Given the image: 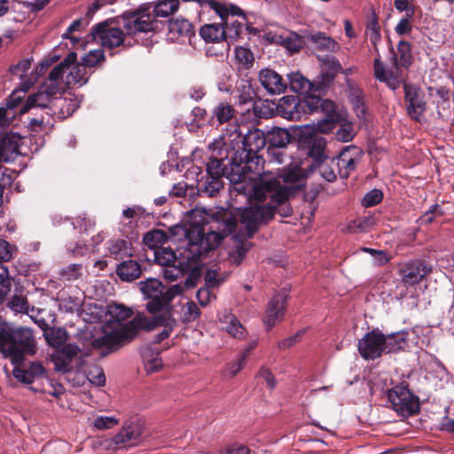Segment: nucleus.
I'll use <instances>...</instances> for the list:
<instances>
[{
	"mask_svg": "<svg viewBox=\"0 0 454 454\" xmlns=\"http://www.w3.org/2000/svg\"><path fill=\"white\" fill-rule=\"evenodd\" d=\"M432 271V267L423 259H413L400 265L398 272L405 286L420 283Z\"/></svg>",
	"mask_w": 454,
	"mask_h": 454,
	"instance_id": "dca6fc26",
	"label": "nucleus"
},
{
	"mask_svg": "<svg viewBox=\"0 0 454 454\" xmlns=\"http://www.w3.org/2000/svg\"><path fill=\"white\" fill-rule=\"evenodd\" d=\"M46 341L56 348L63 346L67 339V331L62 328H50L44 332Z\"/></svg>",
	"mask_w": 454,
	"mask_h": 454,
	"instance_id": "58836bf2",
	"label": "nucleus"
},
{
	"mask_svg": "<svg viewBox=\"0 0 454 454\" xmlns=\"http://www.w3.org/2000/svg\"><path fill=\"white\" fill-rule=\"evenodd\" d=\"M235 114L236 110L231 104L220 102L214 107L208 121L211 125H215V122L217 124H223L235 119Z\"/></svg>",
	"mask_w": 454,
	"mask_h": 454,
	"instance_id": "c756f323",
	"label": "nucleus"
},
{
	"mask_svg": "<svg viewBox=\"0 0 454 454\" xmlns=\"http://www.w3.org/2000/svg\"><path fill=\"white\" fill-rule=\"evenodd\" d=\"M288 82L291 90L303 95H310L313 90V83L304 77L301 73H291L287 75Z\"/></svg>",
	"mask_w": 454,
	"mask_h": 454,
	"instance_id": "7c9ffc66",
	"label": "nucleus"
},
{
	"mask_svg": "<svg viewBox=\"0 0 454 454\" xmlns=\"http://www.w3.org/2000/svg\"><path fill=\"white\" fill-rule=\"evenodd\" d=\"M339 163V175L342 179L348 177L351 171L356 169L358 160L349 159H335Z\"/></svg>",
	"mask_w": 454,
	"mask_h": 454,
	"instance_id": "3c124183",
	"label": "nucleus"
},
{
	"mask_svg": "<svg viewBox=\"0 0 454 454\" xmlns=\"http://www.w3.org/2000/svg\"><path fill=\"white\" fill-rule=\"evenodd\" d=\"M107 314L115 322H122L129 318L133 311L122 304L113 303L108 305Z\"/></svg>",
	"mask_w": 454,
	"mask_h": 454,
	"instance_id": "37998d69",
	"label": "nucleus"
},
{
	"mask_svg": "<svg viewBox=\"0 0 454 454\" xmlns=\"http://www.w3.org/2000/svg\"><path fill=\"white\" fill-rule=\"evenodd\" d=\"M81 349L75 344H66L58 348L51 355V361L54 363L58 372H67L70 370V364L74 357L78 356Z\"/></svg>",
	"mask_w": 454,
	"mask_h": 454,
	"instance_id": "5701e85b",
	"label": "nucleus"
},
{
	"mask_svg": "<svg viewBox=\"0 0 454 454\" xmlns=\"http://www.w3.org/2000/svg\"><path fill=\"white\" fill-rule=\"evenodd\" d=\"M284 44L291 52H298L303 46V39L297 34H293L284 39Z\"/></svg>",
	"mask_w": 454,
	"mask_h": 454,
	"instance_id": "4d7b16f0",
	"label": "nucleus"
},
{
	"mask_svg": "<svg viewBox=\"0 0 454 454\" xmlns=\"http://www.w3.org/2000/svg\"><path fill=\"white\" fill-rule=\"evenodd\" d=\"M364 251L373 256L374 261L378 266H383L391 260V256L385 250H376L373 248L365 247L364 248Z\"/></svg>",
	"mask_w": 454,
	"mask_h": 454,
	"instance_id": "bf43d9fd",
	"label": "nucleus"
},
{
	"mask_svg": "<svg viewBox=\"0 0 454 454\" xmlns=\"http://www.w3.org/2000/svg\"><path fill=\"white\" fill-rule=\"evenodd\" d=\"M314 98H309V95L296 96L295 101L292 105V115H286V119L298 121L302 114H310L309 106L315 103Z\"/></svg>",
	"mask_w": 454,
	"mask_h": 454,
	"instance_id": "2f4dec72",
	"label": "nucleus"
},
{
	"mask_svg": "<svg viewBox=\"0 0 454 454\" xmlns=\"http://www.w3.org/2000/svg\"><path fill=\"white\" fill-rule=\"evenodd\" d=\"M413 13H407L402 18L395 27V31L399 35H409L412 30L411 20Z\"/></svg>",
	"mask_w": 454,
	"mask_h": 454,
	"instance_id": "6e6d98bb",
	"label": "nucleus"
},
{
	"mask_svg": "<svg viewBox=\"0 0 454 454\" xmlns=\"http://www.w3.org/2000/svg\"><path fill=\"white\" fill-rule=\"evenodd\" d=\"M296 96H285L281 98L277 105L276 110L278 115L285 118L286 115H292V105L295 101Z\"/></svg>",
	"mask_w": 454,
	"mask_h": 454,
	"instance_id": "8fccbe9b",
	"label": "nucleus"
},
{
	"mask_svg": "<svg viewBox=\"0 0 454 454\" xmlns=\"http://www.w3.org/2000/svg\"><path fill=\"white\" fill-rule=\"evenodd\" d=\"M325 150L326 140L324 137H317L311 139V141L309 143L307 152L308 161H309L306 166L308 172H314L315 167L329 159Z\"/></svg>",
	"mask_w": 454,
	"mask_h": 454,
	"instance_id": "b1692460",
	"label": "nucleus"
},
{
	"mask_svg": "<svg viewBox=\"0 0 454 454\" xmlns=\"http://www.w3.org/2000/svg\"><path fill=\"white\" fill-rule=\"evenodd\" d=\"M31 67V59H24L18 62V64L10 67V73L12 75H18L20 77H24L27 72Z\"/></svg>",
	"mask_w": 454,
	"mask_h": 454,
	"instance_id": "052dcab7",
	"label": "nucleus"
},
{
	"mask_svg": "<svg viewBox=\"0 0 454 454\" xmlns=\"http://www.w3.org/2000/svg\"><path fill=\"white\" fill-rule=\"evenodd\" d=\"M59 275L67 281L76 280L82 276V264H69L60 270Z\"/></svg>",
	"mask_w": 454,
	"mask_h": 454,
	"instance_id": "de8ad7c7",
	"label": "nucleus"
},
{
	"mask_svg": "<svg viewBox=\"0 0 454 454\" xmlns=\"http://www.w3.org/2000/svg\"><path fill=\"white\" fill-rule=\"evenodd\" d=\"M387 400L393 409L403 417L412 416L419 411V399L411 392L407 383L390 388L387 391Z\"/></svg>",
	"mask_w": 454,
	"mask_h": 454,
	"instance_id": "ddd939ff",
	"label": "nucleus"
},
{
	"mask_svg": "<svg viewBox=\"0 0 454 454\" xmlns=\"http://www.w3.org/2000/svg\"><path fill=\"white\" fill-rule=\"evenodd\" d=\"M409 333L405 331L396 332L386 335L385 353H397L409 348Z\"/></svg>",
	"mask_w": 454,
	"mask_h": 454,
	"instance_id": "cd10ccee",
	"label": "nucleus"
},
{
	"mask_svg": "<svg viewBox=\"0 0 454 454\" xmlns=\"http://www.w3.org/2000/svg\"><path fill=\"white\" fill-rule=\"evenodd\" d=\"M386 334L379 328H373L358 340L357 349L364 360H375L385 353Z\"/></svg>",
	"mask_w": 454,
	"mask_h": 454,
	"instance_id": "2eb2a0df",
	"label": "nucleus"
},
{
	"mask_svg": "<svg viewBox=\"0 0 454 454\" xmlns=\"http://www.w3.org/2000/svg\"><path fill=\"white\" fill-rule=\"evenodd\" d=\"M20 137L15 133H6L0 137V163L10 162L20 154Z\"/></svg>",
	"mask_w": 454,
	"mask_h": 454,
	"instance_id": "a878e982",
	"label": "nucleus"
},
{
	"mask_svg": "<svg viewBox=\"0 0 454 454\" xmlns=\"http://www.w3.org/2000/svg\"><path fill=\"white\" fill-rule=\"evenodd\" d=\"M235 60L243 69H249L254 63V53L249 48L238 46L235 48Z\"/></svg>",
	"mask_w": 454,
	"mask_h": 454,
	"instance_id": "ea45409f",
	"label": "nucleus"
},
{
	"mask_svg": "<svg viewBox=\"0 0 454 454\" xmlns=\"http://www.w3.org/2000/svg\"><path fill=\"white\" fill-rule=\"evenodd\" d=\"M27 88L15 90L7 99L6 106L9 109H14L20 105Z\"/></svg>",
	"mask_w": 454,
	"mask_h": 454,
	"instance_id": "0e129e2a",
	"label": "nucleus"
},
{
	"mask_svg": "<svg viewBox=\"0 0 454 454\" xmlns=\"http://www.w3.org/2000/svg\"><path fill=\"white\" fill-rule=\"evenodd\" d=\"M115 272L122 281L131 282L141 276L142 269L137 261L127 260L118 264Z\"/></svg>",
	"mask_w": 454,
	"mask_h": 454,
	"instance_id": "c85d7f7f",
	"label": "nucleus"
},
{
	"mask_svg": "<svg viewBox=\"0 0 454 454\" xmlns=\"http://www.w3.org/2000/svg\"><path fill=\"white\" fill-rule=\"evenodd\" d=\"M141 431L137 424L126 423L122 429L113 438L103 442L106 450H123L137 445L140 440Z\"/></svg>",
	"mask_w": 454,
	"mask_h": 454,
	"instance_id": "f3484780",
	"label": "nucleus"
},
{
	"mask_svg": "<svg viewBox=\"0 0 454 454\" xmlns=\"http://www.w3.org/2000/svg\"><path fill=\"white\" fill-rule=\"evenodd\" d=\"M109 252L115 259H122L125 256L132 255L130 243L124 239L113 240L109 247Z\"/></svg>",
	"mask_w": 454,
	"mask_h": 454,
	"instance_id": "a19ab883",
	"label": "nucleus"
},
{
	"mask_svg": "<svg viewBox=\"0 0 454 454\" xmlns=\"http://www.w3.org/2000/svg\"><path fill=\"white\" fill-rule=\"evenodd\" d=\"M70 72L66 77V83L69 86L71 84L78 85L79 87L83 86L89 81V76L87 75L86 67H84L81 63L73 64Z\"/></svg>",
	"mask_w": 454,
	"mask_h": 454,
	"instance_id": "4c0bfd02",
	"label": "nucleus"
},
{
	"mask_svg": "<svg viewBox=\"0 0 454 454\" xmlns=\"http://www.w3.org/2000/svg\"><path fill=\"white\" fill-rule=\"evenodd\" d=\"M139 285L145 298L149 300L146 309L153 314L168 307L176 296L182 294L184 292L181 285L176 284L166 288L157 278H148L145 281H141Z\"/></svg>",
	"mask_w": 454,
	"mask_h": 454,
	"instance_id": "6e6552de",
	"label": "nucleus"
},
{
	"mask_svg": "<svg viewBox=\"0 0 454 454\" xmlns=\"http://www.w3.org/2000/svg\"><path fill=\"white\" fill-rule=\"evenodd\" d=\"M404 102L407 115L416 122H421L427 103L423 90L413 82H403Z\"/></svg>",
	"mask_w": 454,
	"mask_h": 454,
	"instance_id": "4468645a",
	"label": "nucleus"
},
{
	"mask_svg": "<svg viewBox=\"0 0 454 454\" xmlns=\"http://www.w3.org/2000/svg\"><path fill=\"white\" fill-rule=\"evenodd\" d=\"M242 147L235 150L239 155V162L250 174L260 175L262 169L263 160L259 153L266 146V134L259 129H249L242 140Z\"/></svg>",
	"mask_w": 454,
	"mask_h": 454,
	"instance_id": "0eeeda50",
	"label": "nucleus"
},
{
	"mask_svg": "<svg viewBox=\"0 0 454 454\" xmlns=\"http://www.w3.org/2000/svg\"><path fill=\"white\" fill-rule=\"evenodd\" d=\"M77 59V55L74 51H70L67 57L57 66H55L48 75V80L45 82V85L49 87H54L58 90H62L61 81L63 79L64 72L69 68L72 64H74Z\"/></svg>",
	"mask_w": 454,
	"mask_h": 454,
	"instance_id": "bb28decb",
	"label": "nucleus"
},
{
	"mask_svg": "<svg viewBox=\"0 0 454 454\" xmlns=\"http://www.w3.org/2000/svg\"><path fill=\"white\" fill-rule=\"evenodd\" d=\"M252 245L253 244L251 242H241L240 245L237 247L236 251L231 254L232 261L239 264L244 259Z\"/></svg>",
	"mask_w": 454,
	"mask_h": 454,
	"instance_id": "338daca9",
	"label": "nucleus"
},
{
	"mask_svg": "<svg viewBox=\"0 0 454 454\" xmlns=\"http://www.w3.org/2000/svg\"><path fill=\"white\" fill-rule=\"evenodd\" d=\"M382 199L383 192L379 189H372L365 193L361 203L364 207H371L380 203Z\"/></svg>",
	"mask_w": 454,
	"mask_h": 454,
	"instance_id": "864d4df0",
	"label": "nucleus"
},
{
	"mask_svg": "<svg viewBox=\"0 0 454 454\" xmlns=\"http://www.w3.org/2000/svg\"><path fill=\"white\" fill-rule=\"evenodd\" d=\"M179 0H157L153 5L154 19L156 17L168 18L179 9Z\"/></svg>",
	"mask_w": 454,
	"mask_h": 454,
	"instance_id": "c9c22d12",
	"label": "nucleus"
},
{
	"mask_svg": "<svg viewBox=\"0 0 454 454\" xmlns=\"http://www.w3.org/2000/svg\"><path fill=\"white\" fill-rule=\"evenodd\" d=\"M67 443L66 442H48L43 449L47 454H67Z\"/></svg>",
	"mask_w": 454,
	"mask_h": 454,
	"instance_id": "680f3d73",
	"label": "nucleus"
},
{
	"mask_svg": "<svg viewBox=\"0 0 454 454\" xmlns=\"http://www.w3.org/2000/svg\"><path fill=\"white\" fill-rule=\"evenodd\" d=\"M375 224L374 215H366L351 220L347 225V230L351 233L368 232Z\"/></svg>",
	"mask_w": 454,
	"mask_h": 454,
	"instance_id": "f704fd0d",
	"label": "nucleus"
},
{
	"mask_svg": "<svg viewBox=\"0 0 454 454\" xmlns=\"http://www.w3.org/2000/svg\"><path fill=\"white\" fill-rule=\"evenodd\" d=\"M117 22L121 23L128 36L158 29V21L154 16L141 8L123 12L118 16Z\"/></svg>",
	"mask_w": 454,
	"mask_h": 454,
	"instance_id": "f8f14e48",
	"label": "nucleus"
},
{
	"mask_svg": "<svg viewBox=\"0 0 454 454\" xmlns=\"http://www.w3.org/2000/svg\"><path fill=\"white\" fill-rule=\"evenodd\" d=\"M206 229L200 223L194 221L186 226H175L169 231L172 235L181 234L187 240L186 248L181 253L182 258L176 263L165 266L163 277L170 281L176 280L191 270L193 264L205 258L216 249L224 238L235 229L236 222L229 211H220L208 223Z\"/></svg>",
	"mask_w": 454,
	"mask_h": 454,
	"instance_id": "f257e3e1",
	"label": "nucleus"
},
{
	"mask_svg": "<svg viewBox=\"0 0 454 454\" xmlns=\"http://www.w3.org/2000/svg\"><path fill=\"white\" fill-rule=\"evenodd\" d=\"M309 98H314L315 102L309 106L310 114L321 112L325 114V124L321 125L320 130L327 132L334 127V124L339 121L340 115L336 112L335 103L330 99H323L321 95L310 94Z\"/></svg>",
	"mask_w": 454,
	"mask_h": 454,
	"instance_id": "6ab92c4d",
	"label": "nucleus"
},
{
	"mask_svg": "<svg viewBox=\"0 0 454 454\" xmlns=\"http://www.w3.org/2000/svg\"><path fill=\"white\" fill-rule=\"evenodd\" d=\"M117 21L118 17H115L95 24L87 35L86 43L96 42L109 50L124 46L128 35Z\"/></svg>",
	"mask_w": 454,
	"mask_h": 454,
	"instance_id": "1a4fd4ad",
	"label": "nucleus"
},
{
	"mask_svg": "<svg viewBox=\"0 0 454 454\" xmlns=\"http://www.w3.org/2000/svg\"><path fill=\"white\" fill-rule=\"evenodd\" d=\"M168 27L169 34L176 37L194 35V27L186 19H169Z\"/></svg>",
	"mask_w": 454,
	"mask_h": 454,
	"instance_id": "473e14b6",
	"label": "nucleus"
},
{
	"mask_svg": "<svg viewBox=\"0 0 454 454\" xmlns=\"http://www.w3.org/2000/svg\"><path fill=\"white\" fill-rule=\"evenodd\" d=\"M208 7L219 17V22L203 25L200 35L207 43L226 42L229 45L240 38L244 27L247 25V16L239 6L231 3L209 0Z\"/></svg>",
	"mask_w": 454,
	"mask_h": 454,
	"instance_id": "39448f33",
	"label": "nucleus"
},
{
	"mask_svg": "<svg viewBox=\"0 0 454 454\" xmlns=\"http://www.w3.org/2000/svg\"><path fill=\"white\" fill-rule=\"evenodd\" d=\"M334 79L333 74H328L324 71L316 80L311 82L313 90L310 94H324L333 84Z\"/></svg>",
	"mask_w": 454,
	"mask_h": 454,
	"instance_id": "c03bdc74",
	"label": "nucleus"
},
{
	"mask_svg": "<svg viewBox=\"0 0 454 454\" xmlns=\"http://www.w3.org/2000/svg\"><path fill=\"white\" fill-rule=\"evenodd\" d=\"M286 299L287 294L285 293H278L269 301L263 319L268 329L272 328L278 321L284 318L286 308Z\"/></svg>",
	"mask_w": 454,
	"mask_h": 454,
	"instance_id": "aec40b11",
	"label": "nucleus"
},
{
	"mask_svg": "<svg viewBox=\"0 0 454 454\" xmlns=\"http://www.w3.org/2000/svg\"><path fill=\"white\" fill-rule=\"evenodd\" d=\"M355 137L351 123L342 124L336 131L335 137L340 142L351 141Z\"/></svg>",
	"mask_w": 454,
	"mask_h": 454,
	"instance_id": "5fc2aeb1",
	"label": "nucleus"
},
{
	"mask_svg": "<svg viewBox=\"0 0 454 454\" xmlns=\"http://www.w3.org/2000/svg\"><path fill=\"white\" fill-rule=\"evenodd\" d=\"M200 315V310L195 302H187V308L184 309L181 321L189 323L196 320Z\"/></svg>",
	"mask_w": 454,
	"mask_h": 454,
	"instance_id": "13d9d810",
	"label": "nucleus"
},
{
	"mask_svg": "<svg viewBox=\"0 0 454 454\" xmlns=\"http://www.w3.org/2000/svg\"><path fill=\"white\" fill-rule=\"evenodd\" d=\"M291 141V135L286 129L276 127L266 133L267 152L277 162L283 163L286 156L283 149Z\"/></svg>",
	"mask_w": 454,
	"mask_h": 454,
	"instance_id": "a211bd4d",
	"label": "nucleus"
},
{
	"mask_svg": "<svg viewBox=\"0 0 454 454\" xmlns=\"http://www.w3.org/2000/svg\"><path fill=\"white\" fill-rule=\"evenodd\" d=\"M259 80L262 86L269 94H281L287 89V82L276 71L264 68L259 73Z\"/></svg>",
	"mask_w": 454,
	"mask_h": 454,
	"instance_id": "4be33fe9",
	"label": "nucleus"
},
{
	"mask_svg": "<svg viewBox=\"0 0 454 454\" xmlns=\"http://www.w3.org/2000/svg\"><path fill=\"white\" fill-rule=\"evenodd\" d=\"M309 173L307 170V167L284 168L277 177L261 181L259 184L270 183L275 184V190L279 192V194L281 193L286 196L283 201L287 205H291L289 201L290 197L295 195L305 186V180Z\"/></svg>",
	"mask_w": 454,
	"mask_h": 454,
	"instance_id": "9d476101",
	"label": "nucleus"
},
{
	"mask_svg": "<svg viewBox=\"0 0 454 454\" xmlns=\"http://www.w3.org/2000/svg\"><path fill=\"white\" fill-rule=\"evenodd\" d=\"M443 214L441 206L435 203L418 219V223L420 225L432 223L436 216H442Z\"/></svg>",
	"mask_w": 454,
	"mask_h": 454,
	"instance_id": "49530a36",
	"label": "nucleus"
},
{
	"mask_svg": "<svg viewBox=\"0 0 454 454\" xmlns=\"http://www.w3.org/2000/svg\"><path fill=\"white\" fill-rule=\"evenodd\" d=\"M37 351L33 330L28 327L1 328L0 352L13 365H21L26 356Z\"/></svg>",
	"mask_w": 454,
	"mask_h": 454,
	"instance_id": "423d86ee",
	"label": "nucleus"
},
{
	"mask_svg": "<svg viewBox=\"0 0 454 454\" xmlns=\"http://www.w3.org/2000/svg\"><path fill=\"white\" fill-rule=\"evenodd\" d=\"M363 154L360 148L356 145H348L344 147L335 159H349L358 160Z\"/></svg>",
	"mask_w": 454,
	"mask_h": 454,
	"instance_id": "69168bd1",
	"label": "nucleus"
},
{
	"mask_svg": "<svg viewBox=\"0 0 454 454\" xmlns=\"http://www.w3.org/2000/svg\"><path fill=\"white\" fill-rule=\"evenodd\" d=\"M155 262L161 266H168L172 263H176L178 260L182 258L180 254L179 257L176 256L174 250L170 247H161L155 251Z\"/></svg>",
	"mask_w": 454,
	"mask_h": 454,
	"instance_id": "79ce46f5",
	"label": "nucleus"
},
{
	"mask_svg": "<svg viewBox=\"0 0 454 454\" xmlns=\"http://www.w3.org/2000/svg\"><path fill=\"white\" fill-rule=\"evenodd\" d=\"M307 39L319 51L333 52L339 48V45L335 40L326 35V34L323 32H316L314 34H310L308 35Z\"/></svg>",
	"mask_w": 454,
	"mask_h": 454,
	"instance_id": "72a5a7b5",
	"label": "nucleus"
},
{
	"mask_svg": "<svg viewBox=\"0 0 454 454\" xmlns=\"http://www.w3.org/2000/svg\"><path fill=\"white\" fill-rule=\"evenodd\" d=\"M315 170H318L320 176L327 182L336 180L337 173L339 174V163L335 158H329L315 167Z\"/></svg>",
	"mask_w": 454,
	"mask_h": 454,
	"instance_id": "e433bc0d",
	"label": "nucleus"
},
{
	"mask_svg": "<svg viewBox=\"0 0 454 454\" xmlns=\"http://www.w3.org/2000/svg\"><path fill=\"white\" fill-rule=\"evenodd\" d=\"M396 49L397 53L395 51L393 46L389 48L392 53L390 59L392 66L395 69H398L399 67L408 69L414 61L411 43L405 40H400Z\"/></svg>",
	"mask_w": 454,
	"mask_h": 454,
	"instance_id": "393cba45",
	"label": "nucleus"
},
{
	"mask_svg": "<svg viewBox=\"0 0 454 454\" xmlns=\"http://www.w3.org/2000/svg\"><path fill=\"white\" fill-rule=\"evenodd\" d=\"M250 449L239 443H233L228 446L226 449L223 450L220 454H250Z\"/></svg>",
	"mask_w": 454,
	"mask_h": 454,
	"instance_id": "774afa93",
	"label": "nucleus"
},
{
	"mask_svg": "<svg viewBox=\"0 0 454 454\" xmlns=\"http://www.w3.org/2000/svg\"><path fill=\"white\" fill-rule=\"evenodd\" d=\"M239 155L235 149H221L217 156H211L206 164L207 177L198 184V191L200 195L214 197L223 188V178H227L234 184H239L249 176L250 172L246 170L242 162H239Z\"/></svg>",
	"mask_w": 454,
	"mask_h": 454,
	"instance_id": "20e7f679",
	"label": "nucleus"
},
{
	"mask_svg": "<svg viewBox=\"0 0 454 454\" xmlns=\"http://www.w3.org/2000/svg\"><path fill=\"white\" fill-rule=\"evenodd\" d=\"M118 424L114 417L100 416L95 419L94 427L99 430L109 429Z\"/></svg>",
	"mask_w": 454,
	"mask_h": 454,
	"instance_id": "e2e57ef3",
	"label": "nucleus"
},
{
	"mask_svg": "<svg viewBox=\"0 0 454 454\" xmlns=\"http://www.w3.org/2000/svg\"><path fill=\"white\" fill-rule=\"evenodd\" d=\"M400 70L395 69L394 70H388V74L386 76V78L382 81V82H385L386 85L392 90H396L398 88H400L401 85L403 86V82H407L404 79H402L399 76Z\"/></svg>",
	"mask_w": 454,
	"mask_h": 454,
	"instance_id": "603ef678",
	"label": "nucleus"
},
{
	"mask_svg": "<svg viewBox=\"0 0 454 454\" xmlns=\"http://www.w3.org/2000/svg\"><path fill=\"white\" fill-rule=\"evenodd\" d=\"M86 25L88 21L84 19L74 20L64 33L63 37L70 39L74 44L77 43L80 38L73 35V33L81 31Z\"/></svg>",
	"mask_w": 454,
	"mask_h": 454,
	"instance_id": "09e8293b",
	"label": "nucleus"
},
{
	"mask_svg": "<svg viewBox=\"0 0 454 454\" xmlns=\"http://www.w3.org/2000/svg\"><path fill=\"white\" fill-rule=\"evenodd\" d=\"M173 306H170L167 308L166 311L155 315L152 318L137 315L128 323L121 324L118 328L95 339L92 342L93 347L106 348V352L104 355H106L133 340L140 330L152 331L158 326H163L164 329L154 337L153 342L159 344L168 338L177 325L176 319L173 317Z\"/></svg>",
	"mask_w": 454,
	"mask_h": 454,
	"instance_id": "7ed1b4c3",
	"label": "nucleus"
},
{
	"mask_svg": "<svg viewBox=\"0 0 454 454\" xmlns=\"http://www.w3.org/2000/svg\"><path fill=\"white\" fill-rule=\"evenodd\" d=\"M275 184H258L254 190V197L257 200V204L243 208L241 211L235 213L230 209L222 208L212 214L207 220H204L200 223V225L207 229L209 227V222L212 218L220 211H229L232 214L235 218L236 224L238 223V218L236 215H239V223L244 227L245 234L247 239H251L258 231L259 228L262 224H267L271 221L276 215L281 217H288L293 214V207L291 205H287L284 199L286 196L279 194L275 190ZM237 228V225L235 226ZM236 229L231 231V234Z\"/></svg>",
	"mask_w": 454,
	"mask_h": 454,
	"instance_id": "f03ea898",
	"label": "nucleus"
},
{
	"mask_svg": "<svg viewBox=\"0 0 454 454\" xmlns=\"http://www.w3.org/2000/svg\"><path fill=\"white\" fill-rule=\"evenodd\" d=\"M106 60L105 52L102 49L90 51L80 62L84 67H96Z\"/></svg>",
	"mask_w": 454,
	"mask_h": 454,
	"instance_id": "a18cd8bd",
	"label": "nucleus"
},
{
	"mask_svg": "<svg viewBox=\"0 0 454 454\" xmlns=\"http://www.w3.org/2000/svg\"><path fill=\"white\" fill-rule=\"evenodd\" d=\"M62 90H58L54 87H49L43 84L37 92L30 94L20 110V114L28 113L31 109L41 108L45 109L47 115L56 114L54 107L58 106L59 101L66 102V98H62Z\"/></svg>",
	"mask_w": 454,
	"mask_h": 454,
	"instance_id": "9b49d317",
	"label": "nucleus"
},
{
	"mask_svg": "<svg viewBox=\"0 0 454 454\" xmlns=\"http://www.w3.org/2000/svg\"><path fill=\"white\" fill-rule=\"evenodd\" d=\"M12 374L18 381L29 385L35 380L46 377L47 372L41 362L35 361L30 362L27 368L14 365Z\"/></svg>",
	"mask_w": 454,
	"mask_h": 454,
	"instance_id": "412c9836",
	"label": "nucleus"
}]
</instances>
